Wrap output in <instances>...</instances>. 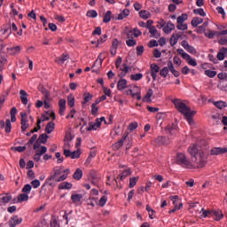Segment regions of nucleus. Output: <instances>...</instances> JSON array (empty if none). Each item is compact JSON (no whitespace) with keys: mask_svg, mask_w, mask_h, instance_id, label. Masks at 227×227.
<instances>
[{"mask_svg":"<svg viewBox=\"0 0 227 227\" xmlns=\"http://www.w3.org/2000/svg\"><path fill=\"white\" fill-rule=\"evenodd\" d=\"M188 153L192 157V162H194L197 168H205L207 166V154L201 149V146L198 145H192L188 147Z\"/></svg>","mask_w":227,"mask_h":227,"instance_id":"2","label":"nucleus"},{"mask_svg":"<svg viewBox=\"0 0 227 227\" xmlns=\"http://www.w3.org/2000/svg\"><path fill=\"white\" fill-rule=\"evenodd\" d=\"M31 189H33L31 184H25L22 188V192H24L25 194H29V192H31Z\"/></svg>","mask_w":227,"mask_h":227,"instance_id":"55","label":"nucleus"},{"mask_svg":"<svg viewBox=\"0 0 227 227\" xmlns=\"http://www.w3.org/2000/svg\"><path fill=\"white\" fill-rule=\"evenodd\" d=\"M42 93H43V95L44 97V108L45 109H49V107H51V105L47 101L49 100V98L51 97V94L45 89H43L42 90Z\"/></svg>","mask_w":227,"mask_h":227,"instance_id":"18","label":"nucleus"},{"mask_svg":"<svg viewBox=\"0 0 227 227\" xmlns=\"http://www.w3.org/2000/svg\"><path fill=\"white\" fill-rule=\"evenodd\" d=\"M107 58V51H104L102 53H100L98 57V59H96L94 65L92 66V68H95L97 63H99L100 67H102V63H104V59Z\"/></svg>","mask_w":227,"mask_h":227,"instance_id":"16","label":"nucleus"},{"mask_svg":"<svg viewBox=\"0 0 227 227\" xmlns=\"http://www.w3.org/2000/svg\"><path fill=\"white\" fill-rule=\"evenodd\" d=\"M193 13H194V15H200V17H206L207 16V13H205V11L202 8L194 9Z\"/></svg>","mask_w":227,"mask_h":227,"instance_id":"49","label":"nucleus"},{"mask_svg":"<svg viewBox=\"0 0 227 227\" xmlns=\"http://www.w3.org/2000/svg\"><path fill=\"white\" fill-rule=\"evenodd\" d=\"M143 52H145V46L143 45L137 46V55L143 56Z\"/></svg>","mask_w":227,"mask_h":227,"instance_id":"61","label":"nucleus"},{"mask_svg":"<svg viewBox=\"0 0 227 227\" xmlns=\"http://www.w3.org/2000/svg\"><path fill=\"white\" fill-rule=\"evenodd\" d=\"M107 41V35H103L99 40H98L96 47H98V45H101V43H104V42Z\"/></svg>","mask_w":227,"mask_h":227,"instance_id":"60","label":"nucleus"},{"mask_svg":"<svg viewBox=\"0 0 227 227\" xmlns=\"http://www.w3.org/2000/svg\"><path fill=\"white\" fill-rule=\"evenodd\" d=\"M12 201V195L9 193L0 194V205H6Z\"/></svg>","mask_w":227,"mask_h":227,"instance_id":"12","label":"nucleus"},{"mask_svg":"<svg viewBox=\"0 0 227 227\" xmlns=\"http://www.w3.org/2000/svg\"><path fill=\"white\" fill-rule=\"evenodd\" d=\"M4 129H5V133L6 134H10V132H12V121H10V119H7L5 121Z\"/></svg>","mask_w":227,"mask_h":227,"instance_id":"41","label":"nucleus"},{"mask_svg":"<svg viewBox=\"0 0 227 227\" xmlns=\"http://www.w3.org/2000/svg\"><path fill=\"white\" fill-rule=\"evenodd\" d=\"M149 33L152 35L153 38H159L160 34H159V30L155 27V26L149 27Z\"/></svg>","mask_w":227,"mask_h":227,"instance_id":"28","label":"nucleus"},{"mask_svg":"<svg viewBox=\"0 0 227 227\" xmlns=\"http://www.w3.org/2000/svg\"><path fill=\"white\" fill-rule=\"evenodd\" d=\"M204 35L207 38L212 39L214 36H218V32L208 29L207 32H204Z\"/></svg>","mask_w":227,"mask_h":227,"instance_id":"31","label":"nucleus"},{"mask_svg":"<svg viewBox=\"0 0 227 227\" xmlns=\"http://www.w3.org/2000/svg\"><path fill=\"white\" fill-rule=\"evenodd\" d=\"M172 104H174L176 109L181 113V114H184V118H186L188 123L190 125H192L194 123V120L192 119V116L196 114V111L191 110V107L187 106L184 101L180 98H174L171 100Z\"/></svg>","mask_w":227,"mask_h":227,"instance_id":"3","label":"nucleus"},{"mask_svg":"<svg viewBox=\"0 0 227 227\" xmlns=\"http://www.w3.org/2000/svg\"><path fill=\"white\" fill-rule=\"evenodd\" d=\"M167 65L168 67L169 72L174 74V77H180V72L175 69V66L173 65V62L171 60L168 61Z\"/></svg>","mask_w":227,"mask_h":227,"instance_id":"19","label":"nucleus"},{"mask_svg":"<svg viewBox=\"0 0 227 227\" xmlns=\"http://www.w3.org/2000/svg\"><path fill=\"white\" fill-rule=\"evenodd\" d=\"M91 98H93V95H91L90 92H85L83 94V101L82 102V104H88V102H90Z\"/></svg>","mask_w":227,"mask_h":227,"instance_id":"37","label":"nucleus"},{"mask_svg":"<svg viewBox=\"0 0 227 227\" xmlns=\"http://www.w3.org/2000/svg\"><path fill=\"white\" fill-rule=\"evenodd\" d=\"M214 106H215V107H217V109H224V107H226V102L224 101H215L214 103Z\"/></svg>","mask_w":227,"mask_h":227,"instance_id":"46","label":"nucleus"},{"mask_svg":"<svg viewBox=\"0 0 227 227\" xmlns=\"http://www.w3.org/2000/svg\"><path fill=\"white\" fill-rule=\"evenodd\" d=\"M137 127H138L137 122H136V121L131 122V123H129V130H130V131L136 130V129H137Z\"/></svg>","mask_w":227,"mask_h":227,"instance_id":"64","label":"nucleus"},{"mask_svg":"<svg viewBox=\"0 0 227 227\" xmlns=\"http://www.w3.org/2000/svg\"><path fill=\"white\" fill-rule=\"evenodd\" d=\"M150 68H151V76L153 78V81H157V74L160 72V67H159V65L153 63V64H151Z\"/></svg>","mask_w":227,"mask_h":227,"instance_id":"7","label":"nucleus"},{"mask_svg":"<svg viewBox=\"0 0 227 227\" xmlns=\"http://www.w3.org/2000/svg\"><path fill=\"white\" fill-rule=\"evenodd\" d=\"M131 81H141L143 79V74L137 73L130 75Z\"/></svg>","mask_w":227,"mask_h":227,"instance_id":"47","label":"nucleus"},{"mask_svg":"<svg viewBox=\"0 0 227 227\" xmlns=\"http://www.w3.org/2000/svg\"><path fill=\"white\" fill-rule=\"evenodd\" d=\"M204 74H205V75H207L210 79H214V77H215L217 75L216 71H212L210 69H207L206 71H204Z\"/></svg>","mask_w":227,"mask_h":227,"instance_id":"39","label":"nucleus"},{"mask_svg":"<svg viewBox=\"0 0 227 227\" xmlns=\"http://www.w3.org/2000/svg\"><path fill=\"white\" fill-rule=\"evenodd\" d=\"M211 215H213V217H215V221H221V219H223V217H224V215H223V211L218 210H213L211 213Z\"/></svg>","mask_w":227,"mask_h":227,"instance_id":"23","label":"nucleus"},{"mask_svg":"<svg viewBox=\"0 0 227 227\" xmlns=\"http://www.w3.org/2000/svg\"><path fill=\"white\" fill-rule=\"evenodd\" d=\"M203 23V19L200 18V17H194L192 20V26L193 27H198V26H200V24Z\"/></svg>","mask_w":227,"mask_h":227,"instance_id":"30","label":"nucleus"},{"mask_svg":"<svg viewBox=\"0 0 227 227\" xmlns=\"http://www.w3.org/2000/svg\"><path fill=\"white\" fill-rule=\"evenodd\" d=\"M22 223V218H20L18 215H13L9 220V227H16L19 226V224Z\"/></svg>","mask_w":227,"mask_h":227,"instance_id":"9","label":"nucleus"},{"mask_svg":"<svg viewBox=\"0 0 227 227\" xmlns=\"http://www.w3.org/2000/svg\"><path fill=\"white\" fill-rule=\"evenodd\" d=\"M67 106L69 107H74V106H75V98L74 97V95H69L67 97Z\"/></svg>","mask_w":227,"mask_h":227,"instance_id":"40","label":"nucleus"},{"mask_svg":"<svg viewBox=\"0 0 227 227\" xmlns=\"http://www.w3.org/2000/svg\"><path fill=\"white\" fill-rule=\"evenodd\" d=\"M6 57H3L0 55V72L1 70H3V67H4V65H6Z\"/></svg>","mask_w":227,"mask_h":227,"instance_id":"62","label":"nucleus"},{"mask_svg":"<svg viewBox=\"0 0 227 227\" xmlns=\"http://www.w3.org/2000/svg\"><path fill=\"white\" fill-rule=\"evenodd\" d=\"M130 175V170H124L122 171L119 176H120V180L123 181L124 179L127 178V176H129Z\"/></svg>","mask_w":227,"mask_h":227,"instance_id":"51","label":"nucleus"},{"mask_svg":"<svg viewBox=\"0 0 227 227\" xmlns=\"http://www.w3.org/2000/svg\"><path fill=\"white\" fill-rule=\"evenodd\" d=\"M9 54L12 56H17L20 52V46L11 47L7 49Z\"/></svg>","mask_w":227,"mask_h":227,"instance_id":"27","label":"nucleus"},{"mask_svg":"<svg viewBox=\"0 0 227 227\" xmlns=\"http://www.w3.org/2000/svg\"><path fill=\"white\" fill-rule=\"evenodd\" d=\"M106 203H107V196L104 195L99 200V207H106Z\"/></svg>","mask_w":227,"mask_h":227,"instance_id":"59","label":"nucleus"},{"mask_svg":"<svg viewBox=\"0 0 227 227\" xmlns=\"http://www.w3.org/2000/svg\"><path fill=\"white\" fill-rule=\"evenodd\" d=\"M51 227H60L59 226V222H58V219L52 218L51 223H50Z\"/></svg>","mask_w":227,"mask_h":227,"instance_id":"63","label":"nucleus"},{"mask_svg":"<svg viewBox=\"0 0 227 227\" xmlns=\"http://www.w3.org/2000/svg\"><path fill=\"white\" fill-rule=\"evenodd\" d=\"M187 19H188L187 14L183 13L182 15L177 17V24H184V22H185V20H187Z\"/></svg>","mask_w":227,"mask_h":227,"instance_id":"48","label":"nucleus"},{"mask_svg":"<svg viewBox=\"0 0 227 227\" xmlns=\"http://www.w3.org/2000/svg\"><path fill=\"white\" fill-rule=\"evenodd\" d=\"M20 98L24 106H27V92L24 90H20Z\"/></svg>","mask_w":227,"mask_h":227,"instance_id":"20","label":"nucleus"},{"mask_svg":"<svg viewBox=\"0 0 227 227\" xmlns=\"http://www.w3.org/2000/svg\"><path fill=\"white\" fill-rule=\"evenodd\" d=\"M97 129H98V126L95 122H89V127L87 128L89 132L91 130H97Z\"/></svg>","mask_w":227,"mask_h":227,"instance_id":"57","label":"nucleus"},{"mask_svg":"<svg viewBox=\"0 0 227 227\" xmlns=\"http://www.w3.org/2000/svg\"><path fill=\"white\" fill-rule=\"evenodd\" d=\"M47 139H49V136L45 133L41 134L37 138V140L40 141L43 145L47 143Z\"/></svg>","mask_w":227,"mask_h":227,"instance_id":"42","label":"nucleus"},{"mask_svg":"<svg viewBox=\"0 0 227 227\" xmlns=\"http://www.w3.org/2000/svg\"><path fill=\"white\" fill-rule=\"evenodd\" d=\"M79 157H81V150L71 152V159H79Z\"/></svg>","mask_w":227,"mask_h":227,"instance_id":"58","label":"nucleus"},{"mask_svg":"<svg viewBox=\"0 0 227 227\" xmlns=\"http://www.w3.org/2000/svg\"><path fill=\"white\" fill-rule=\"evenodd\" d=\"M156 145H169V140L166 137H158L155 139Z\"/></svg>","mask_w":227,"mask_h":227,"instance_id":"24","label":"nucleus"},{"mask_svg":"<svg viewBox=\"0 0 227 227\" xmlns=\"http://www.w3.org/2000/svg\"><path fill=\"white\" fill-rule=\"evenodd\" d=\"M98 13H97V11L90 10L87 12V17H90V19H97Z\"/></svg>","mask_w":227,"mask_h":227,"instance_id":"54","label":"nucleus"},{"mask_svg":"<svg viewBox=\"0 0 227 227\" xmlns=\"http://www.w3.org/2000/svg\"><path fill=\"white\" fill-rule=\"evenodd\" d=\"M71 200H72L73 203H79V201H81V200H82V195L73 194V195H71Z\"/></svg>","mask_w":227,"mask_h":227,"instance_id":"44","label":"nucleus"},{"mask_svg":"<svg viewBox=\"0 0 227 227\" xmlns=\"http://www.w3.org/2000/svg\"><path fill=\"white\" fill-rule=\"evenodd\" d=\"M169 200L172 201L174 207H180V203H182V200H180V197H178V195L170 196Z\"/></svg>","mask_w":227,"mask_h":227,"instance_id":"25","label":"nucleus"},{"mask_svg":"<svg viewBox=\"0 0 227 227\" xmlns=\"http://www.w3.org/2000/svg\"><path fill=\"white\" fill-rule=\"evenodd\" d=\"M29 200V195L27 193H21L18 196L17 203H22L23 201H27Z\"/></svg>","mask_w":227,"mask_h":227,"instance_id":"32","label":"nucleus"},{"mask_svg":"<svg viewBox=\"0 0 227 227\" xmlns=\"http://www.w3.org/2000/svg\"><path fill=\"white\" fill-rule=\"evenodd\" d=\"M59 113L60 116H65V111L67 110V100L59 99Z\"/></svg>","mask_w":227,"mask_h":227,"instance_id":"15","label":"nucleus"},{"mask_svg":"<svg viewBox=\"0 0 227 227\" xmlns=\"http://www.w3.org/2000/svg\"><path fill=\"white\" fill-rule=\"evenodd\" d=\"M12 35V31L10 30V28H0V41H4L6 40V38H8V36H10Z\"/></svg>","mask_w":227,"mask_h":227,"instance_id":"13","label":"nucleus"},{"mask_svg":"<svg viewBox=\"0 0 227 227\" xmlns=\"http://www.w3.org/2000/svg\"><path fill=\"white\" fill-rule=\"evenodd\" d=\"M130 15V11L129 9H124L119 15L118 20H123V19L129 17Z\"/></svg>","mask_w":227,"mask_h":227,"instance_id":"29","label":"nucleus"},{"mask_svg":"<svg viewBox=\"0 0 227 227\" xmlns=\"http://www.w3.org/2000/svg\"><path fill=\"white\" fill-rule=\"evenodd\" d=\"M176 28L179 29V31H187V24L185 23H177Z\"/></svg>","mask_w":227,"mask_h":227,"instance_id":"56","label":"nucleus"},{"mask_svg":"<svg viewBox=\"0 0 227 227\" xmlns=\"http://www.w3.org/2000/svg\"><path fill=\"white\" fill-rule=\"evenodd\" d=\"M176 162L181 166V168H184L186 169H194L196 168V166L191 162V160H189L184 153H177Z\"/></svg>","mask_w":227,"mask_h":227,"instance_id":"4","label":"nucleus"},{"mask_svg":"<svg viewBox=\"0 0 227 227\" xmlns=\"http://www.w3.org/2000/svg\"><path fill=\"white\" fill-rule=\"evenodd\" d=\"M36 139H38V135L36 134L33 135L32 137L27 143L26 146H27L28 148H31V145L35 143Z\"/></svg>","mask_w":227,"mask_h":227,"instance_id":"43","label":"nucleus"},{"mask_svg":"<svg viewBox=\"0 0 227 227\" xmlns=\"http://www.w3.org/2000/svg\"><path fill=\"white\" fill-rule=\"evenodd\" d=\"M20 116H21V131L22 132H26V130H27V129H29V123H27V114L26 113H20Z\"/></svg>","mask_w":227,"mask_h":227,"instance_id":"6","label":"nucleus"},{"mask_svg":"<svg viewBox=\"0 0 227 227\" xmlns=\"http://www.w3.org/2000/svg\"><path fill=\"white\" fill-rule=\"evenodd\" d=\"M169 74V67L167 66L165 67H163L160 71V75L161 77H168V74Z\"/></svg>","mask_w":227,"mask_h":227,"instance_id":"45","label":"nucleus"},{"mask_svg":"<svg viewBox=\"0 0 227 227\" xmlns=\"http://www.w3.org/2000/svg\"><path fill=\"white\" fill-rule=\"evenodd\" d=\"M177 54L182 56L183 59H186V61L191 59V55L185 52V51H184L182 48L177 49Z\"/></svg>","mask_w":227,"mask_h":227,"instance_id":"26","label":"nucleus"},{"mask_svg":"<svg viewBox=\"0 0 227 227\" xmlns=\"http://www.w3.org/2000/svg\"><path fill=\"white\" fill-rule=\"evenodd\" d=\"M180 38H182V33L173 34L170 37L171 47H174V45H176V43H178V40H180Z\"/></svg>","mask_w":227,"mask_h":227,"instance_id":"14","label":"nucleus"},{"mask_svg":"<svg viewBox=\"0 0 227 227\" xmlns=\"http://www.w3.org/2000/svg\"><path fill=\"white\" fill-rule=\"evenodd\" d=\"M227 153L226 147H214L210 150V155H223Z\"/></svg>","mask_w":227,"mask_h":227,"instance_id":"10","label":"nucleus"},{"mask_svg":"<svg viewBox=\"0 0 227 227\" xmlns=\"http://www.w3.org/2000/svg\"><path fill=\"white\" fill-rule=\"evenodd\" d=\"M181 45L182 47H184V49L185 51H187V52H189L190 54H196V48H194L193 46H192L191 44H189V42L187 41H182L181 42Z\"/></svg>","mask_w":227,"mask_h":227,"instance_id":"8","label":"nucleus"},{"mask_svg":"<svg viewBox=\"0 0 227 227\" xmlns=\"http://www.w3.org/2000/svg\"><path fill=\"white\" fill-rule=\"evenodd\" d=\"M90 178H91V180H100V174H98L95 170H92L90 172Z\"/></svg>","mask_w":227,"mask_h":227,"instance_id":"52","label":"nucleus"},{"mask_svg":"<svg viewBox=\"0 0 227 227\" xmlns=\"http://www.w3.org/2000/svg\"><path fill=\"white\" fill-rule=\"evenodd\" d=\"M126 45H128V47H136V45H137V41L135 39H128L126 41Z\"/></svg>","mask_w":227,"mask_h":227,"instance_id":"53","label":"nucleus"},{"mask_svg":"<svg viewBox=\"0 0 227 227\" xmlns=\"http://www.w3.org/2000/svg\"><path fill=\"white\" fill-rule=\"evenodd\" d=\"M73 185L72 184L68 182H63L59 185V189L60 190H70L72 189Z\"/></svg>","mask_w":227,"mask_h":227,"instance_id":"33","label":"nucleus"},{"mask_svg":"<svg viewBox=\"0 0 227 227\" xmlns=\"http://www.w3.org/2000/svg\"><path fill=\"white\" fill-rule=\"evenodd\" d=\"M74 180H81L82 178V170L81 168H77L73 175Z\"/></svg>","mask_w":227,"mask_h":227,"instance_id":"36","label":"nucleus"},{"mask_svg":"<svg viewBox=\"0 0 227 227\" xmlns=\"http://www.w3.org/2000/svg\"><path fill=\"white\" fill-rule=\"evenodd\" d=\"M113 15V12L111 11H107L103 18V22L105 24H107L108 22H111V16Z\"/></svg>","mask_w":227,"mask_h":227,"instance_id":"38","label":"nucleus"},{"mask_svg":"<svg viewBox=\"0 0 227 227\" xmlns=\"http://www.w3.org/2000/svg\"><path fill=\"white\" fill-rule=\"evenodd\" d=\"M150 12L146 11V10H142L139 12V17L141 19H144L145 20H146V19H150Z\"/></svg>","mask_w":227,"mask_h":227,"instance_id":"34","label":"nucleus"},{"mask_svg":"<svg viewBox=\"0 0 227 227\" xmlns=\"http://www.w3.org/2000/svg\"><path fill=\"white\" fill-rule=\"evenodd\" d=\"M138 180H139V177H130L129 178V189L136 187V184H137Z\"/></svg>","mask_w":227,"mask_h":227,"instance_id":"50","label":"nucleus"},{"mask_svg":"<svg viewBox=\"0 0 227 227\" xmlns=\"http://www.w3.org/2000/svg\"><path fill=\"white\" fill-rule=\"evenodd\" d=\"M54 125L55 124L52 121L48 122L45 128L46 134H51V132L54 130Z\"/></svg>","mask_w":227,"mask_h":227,"instance_id":"35","label":"nucleus"},{"mask_svg":"<svg viewBox=\"0 0 227 227\" xmlns=\"http://www.w3.org/2000/svg\"><path fill=\"white\" fill-rule=\"evenodd\" d=\"M165 134L168 136V139H173L174 137H176V134H178V124L176 122L168 124L165 128Z\"/></svg>","mask_w":227,"mask_h":227,"instance_id":"5","label":"nucleus"},{"mask_svg":"<svg viewBox=\"0 0 227 227\" xmlns=\"http://www.w3.org/2000/svg\"><path fill=\"white\" fill-rule=\"evenodd\" d=\"M68 175H70V169H65L63 167H55L50 176L46 178L43 187L49 185V187L54 188L58 183L65 182V179L68 178Z\"/></svg>","mask_w":227,"mask_h":227,"instance_id":"1","label":"nucleus"},{"mask_svg":"<svg viewBox=\"0 0 227 227\" xmlns=\"http://www.w3.org/2000/svg\"><path fill=\"white\" fill-rule=\"evenodd\" d=\"M226 54H227V48L223 47L220 49L219 52L216 55V59H218L219 61H223L224 60V59L226 58Z\"/></svg>","mask_w":227,"mask_h":227,"instance_id":"17","label":"nucleus"},{"mask_svg":"<svg viewBox=\"0 0 227 227\" xmlns=\"http://www.w3.org/2000/svg\"><path fill=\"white\" fill-rule=\"evenodd\" d=\"M127 136L125 135L121 137V139H120L118 142L114 143L112 145L113 150H114V152L120 150V148H121V146H123V143H125V139H127Z\"/></svg>","mask_w":227,"mask_h":227,"instance_id":"11","label":"nucleus"},{"mask_svg":"<svg viewBox=\"0 0 227 227\" xmlns=\"http://www.w3.org/2000/svg\"><path fill=\"white\" fill-rule=\"evenodd\" d=\"M127 88V80L121 78L118 82H117V90L119 91H123Z\"/></svg>","mask_w":227,"mask_h":227,"instance_id":"21","label":"nucleus"},{"mask_svg":"<svg viewBox=\"0 0 227 227\" xmlns=\"http://www.w3.org/2000/svg\"><path fill=\"white\" fill-rule=\"evenodd\" d=\"M175 29V24H173L171 21H168L166 26L163 27L164 33L169 34Z\"/></svg>","mask_w":227,"mask_h":227,"instance_id":"22","label":"nucleus"}]
</instances>
